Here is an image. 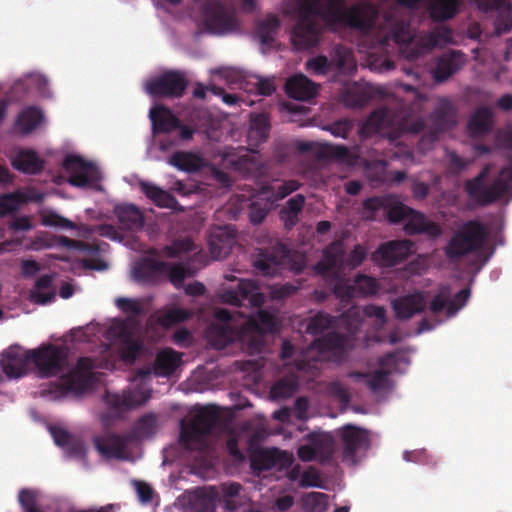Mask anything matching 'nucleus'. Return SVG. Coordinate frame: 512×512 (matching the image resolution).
<instances>
[{
    "instance_id": "680f3d73",
    "label": "nucleus",
    "mask_w": 512,
    "mask_h": 512,
    "mask_svg": "<svg viewBox=\"0 0 512 512\" xmlns=\"http://www.w3.org/2000/svg\"><path fill=\"white\" fill-rule=\"evenodd\" d=\"M356 295H373L376 294L379 288L378 282L375 278L367 275L359 274L355 280Z\"/></svg>"
},
{
    "instance_id": "f257e3e1",
    "label": "nucleus",
    "mask_w": 512,
    "mask_h": 512,
    "mask_svg": "<svg viewBox=\"0 0 512 512\" xmlns=\"http://www.w3.org/2000/svg\"><path fill=\"white\" fill-rule=\"evenodd\" d=\"M296 16L291 41L297 50H307L319 44L323 29L317 20L318 17L332 31L348 27L366 34L374 25L373 17L368 14L366 5L355 4L346 7L343 0H327L325 9L320 0H304L299 5Z\"/></svg>"
},
{
    "instance_id": "052dcab7",
    "label": "nucleus",
    "mask_w": 512,
    "mask_h": 512,
    "mask_svg": "<svg viewBox=\"0 0 512 512\" xmlns=\"http://www.w3.org/2000/svg\"><path fill=\"white\" fill-rule=\"evenodd\" d=\"M390 374L391 372L389 370L384 369L369 373L368 379L366 380L367 387L373 392L387 388Z\"/></svg>"
},
{
    "instance_id": "9d476101",
    "label": "nucleus",
    "mask_w": 512,
    "mask_h": 512,
    "mask_svg": "<svg viewBox=\"0 0 512 512\" xmlns=\"http://www.w3.org/2000/svg\"><path fill=\"white\" fill-rule=\"evenodd\" d=\"M244 339L250 354H258L264 347V334L274 331L275 317L266 310H259L255 317H250L244 325Z\"/></svg>"
},
{
    "instance_id": "7ed1b4c3",
    "label": "nucleus",
    "mask_w": 512,
    "mask_h": 512,
    "mask_svg": "<svg viewBox=\"0 0 512 512\" xmlns=\"http://www.w3.org/2000/svg\"><path fill=\"white\" fill-rule=\"evenodd\" d=\"M491 172V165H485L481 171L472 179L464 183V191L468 197L478 206L485 207L501 199L510 189L512 182V156L509 158V165L500 170L499 177L490 185H486Z\"/></svg>"
},
{
    "instance_id": "7c9ffc66",
    "label": "nucleus",
    "mask_w": 512,
    "mask_h": 512,
    "mask_svg": "<svg viewBox=\"0 0 512 512\" xmlns=\"http://www.w3.org/2000/svg\"><path fill=\"white\" fill-rule=\"evenodd\" d=\"M94 446L106 458H124L126 444L124 439L117 434L95 437Z\"/></svg>"
},
{
    "instance_id": "774afa93",
    "label": "nucleus",
    "mask_w": 512,
    "mask_h": 512,
    "mask_svg": "<svg viewBox=\"0 0 512 512\" xmlns=\"http://www.w3.org/2000/svg\"><path fill=\"white\" fill-rule=\"evenodd\" d=\"M164 275H167L169 277L171 283L174 286L180 287L185 278L188 276V273L182 264L167 263V268L165 270Z\"/></svg>"
},
{
    "instance_id": "6e6552de",
    "label": "nucleus",
    "mask_w": 512,
    "mask_h": 512,
    "mask_svg": "<svg viewBox=\"0 0 512 512\" xmlns=\"http://www.w3.org/2000/svg\"><path fill=\"white\" fill-rule=\"evenodd\" d=\"M201 21L205 30L213 34H225L238 28L234 9L219 0H206L203 3Z\"/></svg>"
},
{
    "instance_id": "e433bc0d",
    "label": "nucleus",
    "mask_w": 512,
    "mask_h": 512,
    "mask_svg": "<svg viewBox=\"0 0 512 512\" xmlns=\"http://www.w3.org/2000/svg\"><path fill=\"white\" fill-rule=\"evenodd\" d=\"M12 166L25 174H37L43 169V161L32 150H20L13 158Z\"/></svg>"
},
{
    "instance_id": "6e6d98bb",
    "label": "nucleus",
    "mask_w": 512,
    "mask_h": 512,
    "mask_svg": "<svg viewBox=\"0 0 512 512\" xmlns=\"http://www.w3.org/2000/svg\"><path fill=\"white\" fill-rule=\"evenodd\" d=\"M279 449H265L258 452L253 460V466L259 470H270L277 467Z\"/></svg>"
},
{
    "instance_id": "72a5a7b5",
    "label": "nucleus",
    "mask_w": 512,
    "mask_h": 512,
    "mask_svg": "<svg viewBox=\"0 0 512 512\" xmlns=\"http://www.w3.org/2000/svg\"><path fill=\"white\" fill-rule=\"evenodd\" d=\"M306 440L312 444L318 462L324 464L332 460L335 441L330 434L311 432L306 436Z\"/></svg>"
},
{
    "instance_id": "5701e85b",
    "label": "nucleus",
    "mask_w": 512,
    "mask_h": 512,
    "mask_svg": "<svg viewBox=\"0 0 512 512\" xmlns=\"http://www.w3.org/2000/svg\"><path fill=\"white\" fill-rule=\"evenodd\" d=\"M106 403L116 414L129 411L147 402L149 395L142 390L117 393H106Z\"/></svg>"
},
{
    "instance_id": "a878e982",
    "label": "nucleus",
    "mask_w": 512,
    "mask_h": 512,
    "mask_svg": "<svg viewBox=\"0 0 512 512\" xmlns=\"http://www.w3.org/2000/svg\"><path fill=\"white\" fill-rule=\"evenodd\" d=\"M285 92L292 99L307 101L317 95L318 86L305 75L296 74L287 79Z\"/></svg>"
},
{
    "instance_id": "69168bd1",
    "label": "nucleus",
    "mask_w": 512,
    "mask_h": 512,
    "mask_svg": "<svg viewBox=\"0 0 512 512\" xmlns=\"http://www.w3.org/2000/svg\"><path fill=\"white\" fill-rule=\"evenodd\" d=\"M299 188L300 183L297 180H286L283 181L277 188L274 187V191L269 193V197H271V200H273V203H275L276 201L284 199L286 196L290 195Z\"/></svg>"
},
{
    "instance_id": "1a4fd4ad",
    "label": "nucleus",
    "mask_w": 512,
    "mask_h": 512,
    "mask_svg": "<svg viewBox=\"0 0 512 512\" xmlns=\"http://www.w3.org/2000/svg\"><path fill=\"white\" fill-rule=\"evenodd\" d=\"M31 362L41 377H52L62 373L68 365V353L62 346L42 344L30 350Z\"/></svg>"
},
{
    "instance_id": "13d9d810",
    "label": "nucleus",
    "mask_w": 512,
    "mask_h": 512,
    "mask_svg": "<svg viewBox=\"0 0 512 512\" xmlns=\"http://www.w3.org/2000/svg\"><path fill=\"white\" fill-rule=\"evenodd\" d=\"M23 203H27L26 194L24 193L4 194L0 197V214L15 212Z\"/></svg>"
},
{
    "instance_id": "2eb2a0df",
    "label": "nucleus",
    "mask_w": 512,
    "mask_h": 512,
    "mask_svg": "<svg viewBox=\"0 0 512 512\" xmlns=\"http://www.w3.org/2000/svg\"><path fill=\"white\" fill-rule=\"evenodd\" d=\"M345 247L343 239L332 241L323 250L322 258L314 266L316 274L323 277L338 274L345 267Z\"/></svg>"
},
{
    "instance_id": "dca6fc26",
    "label": "nucleus",
    "mask_w": 512,
    "mask_h": 512,
    "mask_svg": "<svg viewBox=\"0 0 512 512\" xmlns=\"http://www.w3.org/2000/svg\"><path fill=\"white\" fill-rule=\"evenodd\" d=\"M287 246L279 241L266 248L259 249L254 261L255 268L264 276L277 274L279 266L288 258Z\"/></svg>"
},
{
    "instance_id": "3c124183",
    "label": "nucleus",
    "mask_w": 512,
    "mask_h": 512,
    "mask_svg": "<svg viewBox=\"0 0 512 512\" xmlns=\"http://www.w3.org/2000/svg\"><path fill=\"white\" fill-rule=\"evenodd\" d=\"M411 210L412 208L404 205L394 198L387 197L385 216L391 223L406 221Z\"/></svg>"
},
{
    "instance_id": "4d7b16f0",
    "label": "nucleus",
    "mask_w": 512,
    "mask_h": 512,
    "mask_svg": "<svg viewBox=\"0 0 512 512\" xmlns=\"http://www.w3.org/2000/svg\"><path fill=\"white\" fill-rule=\"evenodd\" d=\"M328 496L322 492H310L303 498L305 512H325Z\"/></svg>"
},
{
    "instance_id": "49530a36",
    "label": "nucleus",
    "mask_w": 512,
    "mask_h": 512,
    "mask_svg": "<svg viewBox=\"0 0 512 512\" xmlns=\"http://www.w3.org/2000/svg\"><path fill=\"white\" fill-rule=\"evenodd\" d=\"M135 322L132 317L113 323L109 328V334L117 339L120 344L135 339Z\"/></svg>"
},
{
    "instance_id": "e2e57ef3",
    "label": "nucleus",
    "mask_w": 512,
    "mask_h": 512,
    "mask_svg": "<svg viewBox=\"0 0 512 512\" xmlns=\"http://www.w3.org/2000/svg\"><path fill=\"white\" fill-rule=\"evenodd\" d=\"M451 297V289L447 285H442L437 294L430 302L429 309L433 314L441 313L445 308L448 310L449 298Z\"/></svg>"
},
{
    "instance_id": "4c0bfd02",
    "label": "nucleus",
    "mask_w": 512,
    "mask_h": 512,
    "mask_svg": "<svg viewBox=\"0 0 512 512\" xmlns=\"http://www.w3.org/2000/svg\"><path fill=\"white\" fill-rule=\"evenodd\" d=\"M459 6V0H431L429 14L435 22L447 21L456 16Z\"/></svg>"
},
{
    "instance_id": "f03ea898",
    "label": "nucleus",
    "mask_w": 512,
    "mask_h": 512,
    "mask_svg": "<svg viewBox=\"0 0 512 512\" xmlns=\"http://www.w3.org/2000/svg\"><path fill=\"white\" fill-rule=\"evenodd\" d=\"M425 127L424 118L410 114L401 105L397 114H394L388 107L373 111L363 123L361 132L367 136L383 134L394 141L404 133L418 134L424 131Z\"/></svg>"
},
{
    "instance_id": "09e8293b",
    "label": "nucleus",
    "mask_w": 512,
    "mask_h": 512,
    "mask_svg": "<svg viewBox=\"0 0 512 512\" xmlns=\"http://www.w3.org/2000/svg\"><path fill=\"white\" fill-rule=\"evenodd\" d=\"M157 428V417L149 413L137 420L132 430L134 437L138 439L149 438L155 434Z\"/></svg>"
},
{
    "instance_id": "f704fd0d",
    "label": "nucleus",
    "mask_w": 512,
    "mask_h": 512,
    "mask_svg": "<svg viewBox=\"0 0 512 512\" xmlns=\"http://www.w3.org/2000/svg\"><path fill=\"white\" fill-rule=\"evenodd\" d=\"M493 111L489 107L477 108L468 120L467 129L474 136H483L493 129Z\"/></svg>"
},
{
    "instance_id": "c756f323",
    "label": "nucleus",
    "mask_w": 512,
    "mask_h": 512,
    "mask_svg": "<svg viewBox=\"0 0 512 512\" xmlns=\"http://www.w3.org/2000/svg\"><path fill=\"white\" fill-rule=\"evenodd\" d=\"M149 117L154 134L170 133L180 126L179 118L165 106L153 107L149 112Z\"/></svg>"
},
{
    "instance_id": "864d4df0",
    "label": "nucleus",
    "mask_w": 512,
    "mask_h": 512,
    "mask_svg": "<svg viewBox=\"0 0 512 512\" xmlns=\"http://www.w3.org/2000/svg\"><path fill=\"white\" fill-rule=\"evenodd\" d=\"M337 318L326 312H319L311 317L308 325L307 332L312 335L322 334L325 330L329 329L336 323Z\"/></svg>"
},
{
    "instance_id": "8fccbe9b",
    "label": "nucleus",
    "mask_w": 512,
    "mask_h": 512,
    "mask_svg": "<svg viewBox=\"0 0 512 512\" xmlns=\"http://www.w3.org/2000/svg\"><path fill=\"white\" fill-rule=\"evenodd\" d=\"M52 282L53 276L48 274L42 275L37 279L35 289L32 291V298L36 303L47 304L54 299V292H41V290L49 289L52 286Z\"/></svg>"
},
{
    "instance_id": "4be33fe9",
    "label": "nucleus",
    "mask_w": 512,
    "mask_h": 512,
    "mask_svg": "<svg viewBox=\"0 0 512 512\" xmlns=\"http://www.w3.org/2000/svg\"><path fill=\"white\" fill-rule=\"evenodd\" d=\"M226 167L233 169L244 177H253L260 173L261 164L256 157L241 149L239 152H226L223 157Z\"/></svg>"
},
{
    "instance_id": "603ef678",
    "label": "nucleus",
    "mask_w": 512,
    "mask_h": 512,
    "mask_svg": "<svg viewBox=\"0 0 512 512\" xmlns=\"http://www.w3.org/2000/svg\"><path fill=\"white\" fill-rule=\"evenodd\" d=\"M339 274L330 275L335 280L332 292L342 302H348L356 296V287L354 282L351 283L350 280L341 278Z\"/></svg>"
},
{
    "instance_id": "39448f33",
    "label": "nucleus",
    "mask_w": 512,
    "mask_h": 512,
    "mask_svg": "<svg viewBox=\"0 0 512 512\" xmlns=\"http://www.w3.org/2000/svg\"><path fill=\"white\" fill-rule=\"evenodd\" d=\"M219 420L218 408L210 405L199 410L189 421H181V446L189 451L205 452L209 447L208 436Z\"/></svg>"
},
{
    "instance_id": "b1692460",
    "label": "nucleus",
    "mask_w": 512,
    "mask_h": 512,
    "mask_svg": "<svg viewBox=\"0 0 512 512\" xmlns=\"http://www.w3.org/2000/svg\"><path fill=\"white\" fill-rule=\"evenodd\" d=\"M235 243V230L230 226L215 228L209 237V248L212 256L222 259L229 255Z\"/></svg>"
},
{
    "instance_id": "de8ad7c7",
    "label": "nucleus",
    "mask_w": 512,
    "mask_h": 512,
    "mask_svg": "<svg viewBox=\"0 0 512 512\" xmlns=\"http://www.w3.org/2000/svg\"><path fill=\"white\" fill-rule=\"evenodd\" d=\"M193 312L182 308H171L157 318V323L164 328H170L192 318Z\"/></svg>"
},
{
    "instance_id": "f3484780",
    "label": "nucleus",
    "mask_w": 512,
    "mask_h": 512,
    "mask_svg": "<svg viewBox=\"0 0 512 512\" xmlns=\"http://www.w3.org/2000/svg\"><path fill=\"white\" fill-rule=\"evenodd\" d=\"M412 247L413 244L408 240L389 241L380 245L372 258L384 266H395L410 256Z\"/></svg>"
},
{
    "instance_id": "2f4dec72",
    "label": "nucleus",
    "mask_w": 512,
    "mask_h": 512,
    "mask_svg": "<svg viewBox=\"0 0 512 512\" xmlns=\"http://www.w3.org/2000/svg\"><path fill=\"white\" fill-rule=\"evenodd\" d=\"M138 185L141 192L157 207L178 209L179 203L177 199L168 191L144 180L139 181Z\"/></svg>"
},
{
    "instance_id": "a18cd8bd",
    "label": "nucleus",
    "mask_w": 512,
    "mask_h": 512,
    "mask_svg": "<svg viewBox=\"0 0 512 512\" xmlns=\"http://www.w3.org/2000/svg\"><path fill=\"white\" fill-rule=\"evenodd\" d=\"M387 197H372L363 202L362 216L366 220L376 221L385 216Z\"/></svg>"
},
{
    "instance_id": "79ce46f5",
    "label": "nucleus",
    "mask_w": 512,
    "mask_h": 512,
    "mask_svg": "<svg viewBox=\"0 0 512 512\" xmlns=\"http://www.w3.org/2000/svg\"><path fill=\"white\" fill-rule=\"evenodd\" d=\"M269 121L266 115L257 114L251 118L250 128L248 131V141L250 145L258 146L268 138L269 134Z\"/></svg>"
},
{
    "instance_id": "6ab92c4d",
    "label": "nucleus",
    "mask_w": 512,
    "mask_h": 512,
    "mask_svg": "<svg viewBox=\"0 0 512 512\" xmlns=\"http://www.w3.org/2000/svg\"><path fill=\"white\" fill-rule=\"evenodd\" d=\"M343 449V460L355 463L358 450L367 447L369 439L364 429L353 425H346L340 430Z\"/></svg>"
},
{
    "instance_id": "ddd939ff",
    "label": "nucleus",
    "mask_w": 512,
    "mask_h": 512,
    "mask_svg": "<svg viewBox=\"0 0 512 512\" xmlns=\"http://www.w3.org/2000/svg\"><path fill=\"white\" fill-rule=\"evenodd\" d=\"M187 86L188 80L182 72L168 71L149 81L146 90L153 97L180 98Z\"/></svg>"
},
{
    "instance_id": "423d86ee",
    "label": "nucleus",
    "mask_w": 512,
    "mask_h": 512,
    "mask_svg": "<svg viewBox=\"0 0 512 512\" xmlns=\"http://www.w3.org/2000/svg\"><path fill=\"white\" fill-rule=\"evenodd\" d=\"M95 367V361L92 358L80 357L73 369L41 391L42 396L59 400L69 393H82L88 390L94 383Z\"/></svg>"
},
{
    "instance_id": "5fc2aeb1",
    "label": "nucleus",
    "mask_w": 512,
    "mask_h": 512,
    "mask_svg": "<svg viewBox=\"0 0 512 512\" xmlns=\"http://www.w3.org/2000/svg\"><path fill=\"white\" fill-rule=\"evenodd\" d=\"M144 351V344L140 339H133L120 344V358L126 364H133Z\"/></svg>"
},
{
    "instance_id": "37998d69",
    "label": "nucleus",
    "mask_w": 512,
    "mask_h": 512,
    "mask_svg": "<svg viewBox=\"0 0 512 512\" xmlns=\"http://www.w3.org/2000/svg\"><path fill=\"white\" fill-rule=\"evenodd\" d=\"M298 387V378L295 375L284 376L271 387V398L274 400L289 398L294 395Z\"/></svg>"
},
{
    "instance_id": "c9c22d12",
    "label": "nucleus",
    "mask_w": 512,
    "mask_h": 512,
    "mask_svg": "<svg viewBox=\"0 0 512 512\" xmlns=\"http://www.w3.org/2000/svg\"><path fill=\"white\" fill-rule=\"evenodd\" d=\"M115 214L126 230L139 231L144 227V216L140 209L133 204L117 206Z\"/></svg>"
},
{
    "instance_id": "bf43d9fd",
    "label": "nucleus",
    "mask_w": 512,
    "mask_h": 512,
    "mask_svg": "<svg viewBox=\"0 0 512 512\" xmlns=\"http://www.w3.org/2000/svg\"><path fill=\"white\" fill-rule=\"evenodd\" d=\"M118 309L131 316H141L146 313L142 300L119 297L115 300Z\"/></svg>"
},
{
    "instance_id": "9b49d317",
    "label": "nucleus",
    "mask_w": 512,
    "mask_h": 512,
    "mask_svg": "<svg viewBox=\"0 0 512 512\" xmlns=\"http://www.w3.org/2000/svg\"><path fill=\"white\" fill-rule=\"evenodd\" d=\"M221 301L236 307L251 306L260 308L265 297L260 292L256 281L251 279H241L235 288L224 289L220 295Z\"/></svg>"
},
{
    "instance_id": "4468645a",
    "label": "nucleus",
    "mask_w": 512,
    "mask_h": 512,
    "mask_svg": "<svg viewBox=\"0 0 512 512\" xmlns=\"http://www.w3.org/2000/svg\"><path fill=\"white\" fill-rule=\"evenodd\" d=\"M390 41H394L400 46V52L406 59L410 61L417 59L409 56V52L413 51L418 44V38H414L411 33L409 22L405 20L393 21L389 33L378 40L376 49L379 52H386Z\"/></svg>"
},
{
    "instance_id": "412c9836",
    "label": "nucleus",
    "mask_w": 512,
    "mask_h": 512,
    "mask_svg": "<svg viewBox=\"0 0 512 512\" xmlns=\"http://www.w3.org/2000/svg\"><path fill=\"white\" fill-rule=\"evenodd\" d=\"M431 128L428 137L431 141L437 140L440 133H443L454 126L455 110L450 102L441 101L430 114Z\"/></svg>"
},
{
    "instance_id": "20e7f679",
    "label": "nucleus",
    "mask_w": 512,
    "mask_h": 512,
    "mask_svg": "<svg viewBox=\"0 0 512 512\" xmlns=\"http://www.w3.org/2000/svg\"><path fill=\"white\" fill-rule=\"evenodd\" d=\"M489 237V229L481 221L472 219L464 222L444 247V255L450 262L481 252Z\"/></svg>"
},
{
    "instance_id": "393cba45",
    "label": "nucleus",
    "mask_w": 512,
    "mask_h": 512,
    "mask_svg": "<svg viewBox=\"0 0 512 512\" xmlns=\"http://www.w3.org/2000/svg\"><path fill=\"white\" fill-rule=\"evenodd\" d=\"M273 191V185H263L260 188L259 193L252 198L248 206V216L251 223H261L271 211L274 203L273 200H271V197H269V193H272Z\"/></svg>"
},
{
    "instance_id": "bb28decb",
    "label": "nucleus",
    "mask_w": 512,
    "mask_h": 512,
    "mask_svg": "<svg viewBox=\"0 0 512 512\" xmlns=\"http://www.w3.org/2000/svg\"><path fill=\"white\" fill-rule=\"evenodd\" d=\"M392 306L399 320H408L425 310L426 301L423 294L417 292L394 300Z\"/></svg>"
},
{
    "instance_id": "0e129e2a",
    "label": "nucleus",
    "mask_w": 512,
    "mask_h": 512,
    "mask_svg": "<svg viewBox=\"0 0 512 512\" xmlns=\"http://www.w3.org/2000/svg\"><path fill=\"white\" fill-rule=\"evenodd\" d=\"M41 223L49 227H61L72 229L75 227L74 223L69 219L58 215L53 211H47L41 214Z\"/></svg>"
},
{
    "instance_id": "473e14b6",
    "label": "nucleus",
    "mask_w": 512,
    "mask_h": 512,
    "mask_svg": "<svg viewBox=\"0 0 512 512\" xmlns=\"http://www.w3.org/2000/svg\"><path fill=\"white\" fill-rule=\"evenodd\" d=\"M464 54L460 51L452 50L438 58L434 77L437 81H445L463 65Z\"/></svg>"
},
{
    "instance_id": "cd10ccee",
    "label": "nucleus",
    "mask_w": 512,
    "mask_h": 512,
    "mask_svg": "<svg viewBox=\"0 0 512 512\" xmlns=\"http://www.w3.org/2000/svg\"><path fill=\"white\" fill-rule=\"evenodd\" d=\"M404 229L409 235L425 234L430 237H438L441 234L440 226L427 219L424 214L412 209L409 213Z\"/></svg>"
},
{
    "instance_id": "c03bdc74",
    "label": "nucleus",
    "mask_w": 512,
    "mask_h": 512,
    "mask_svg": "<svg viewBox=\"0 0 512 512\" xmlns=\"http://www.w3.org/2000/svg\"><path fill=\"white\" fill-rule=\"evenodd\" d=\"M42 112L36 107H28L17 117L16 126L24 134L32 132L41 122Z\"/></svg>"
},
{
    "instance_id": "338daca9",
    "label": "nucleus",
    "mask_w": 512,
    "mask_h": 512,
    "mask_svg": "<svg viewBox=\"0 0 512 512\" xmlns=\"http://www.w3.org/2000/svg\"><path fill=\"white\" fill-rule=\"evenodd\" d=\"M351 58V50L346 46L339 44L333 47L331 63H333L338 69L345 68L349 64Z\"/></svg>"
},
{
    "instance_id": "ea45409f",
    "label": "nucleus",
    "mask_w": 512,
    "mask_h": 512,
    "mask_svg": "<svg viewBox=\"0 0 512 512\" xmlns=\"http://www.w3.org/2000/svg\"><path fill=\"white\" fill-rule=\"evenodd\" d=\"M166 268L167 262L144 259L134 268V275L139 281L149 282L157 276L164 275Z\"/></svg>"
},
{
    "instance_id": "a211bd4d",
    "label": "nucleus",
    "mask_w": 512,
    "mask_h": 512,
    "mask_svg": "<svg viewBox=\"0 0 512 512\" xmlns=\"http://www.w3.org/2000/svg\"><path fill=\"white\" fill-rule=\"evenodd\" d=\"M1 367L8 377L18 378L25 374L28 363L31 362L30 350H24L18 345H12L3 351Z\"/></svg>"
},
{
    "instance_id": "f8f14e48",
    "label": "nucleus",
    "mask_w": 512,
    "mask_h": 512,
    "mask_svg": "<svg viewBox=\"0 0 512 512\" xmlns=\"http://www.w3.org/2000/svg\"><path fill=\"white\" fill-rule=\"evenodd\" d=\"M63 168L68 174V183L74 187H92L99 181L97 167L79 155L66 156Z\"/></svg>"
},
{
    "instance_id": "58836bf2",
    "label": "nucleus",
    "mask_w": 512,
    "mask_h": 512,
    "mask_svg": "<svg viewBox=\"0 0 512 512\" xmlns=\"http://www.w3.org/2000/svg\"><path fill=\"white\" fill-rule=\"evenodd\" d=\"M280 19L275 14H268L259 21L255 28V34L262 45H270L280 29Z\"/></svg>"
},
{
    "instance_id": "c85d7f7f",
    "label": "nucleus",
    "mask_w": 512,
    "mask_h": 512,
    "mask_svg": "<svg viewBox=\"0 0 512 512\" xmlns=\"http://www.w3.org/2000/svg\"><path fill=\"white\" fill-rule=\"evenodd\" d=\"M182 353L172 348L161 349L155 357L152 371L156 376L166 377L173 374L182 362Z\"/></svg>"
},
{
    "instance_id": "aec40b11",
    "label": "nucleus",
    "mask_w": 512,
    "mask_h": 512,
    "mask_svg": "<svg viewBox=\"0 0 512 512\" xmlns=\"http://www.w3.org/2000/svg\"><path fill=\"white\" fill-rule=\"evenodd\" d=\"M449 43H452V30L446 26L437 27L433 31L418 37V44L413 51L409 52V56L419 58L435 47Z\"/></svg>"
},
{
    "instance_id": "a19ab883",
    "label": "nucleus",
    "mask_w": 512,
    "mask_h": 512,
    "mask_svg": "<svg viewBox=\"0 0 512 512\" xmlns=\"http://www.w3.org/2000/svg\"><path fill=\"white\" fill-rule=\"evenodd\" d=\"M169 164L185 172H196L203 166L200 156L193 152L177 151L169 158Z\"/></svg>"
},
{
    "instance_id": "0eeeda50",
    "label": "nucleus",
    "mask_w": 512,
    "mask_h": 512,
    "mask_svg": "<svg viewBox=\"0 0 512 512\" xmlns=\"http://www.w3.org/2000/svg\"><path fill=\"white\" fill-rule=\"evenodd\" d=\"M361 315L359 311L350 309L339 318L338 326L344 327L349 335L339 332H328L313 341L312 346L320 353H331L339 359H344L347 352L353 348L354 335L361 326Z\"/></svg>"
}]
</instances>
